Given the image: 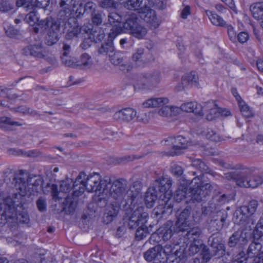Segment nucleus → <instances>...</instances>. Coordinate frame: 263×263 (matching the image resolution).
<instances>
[{
  "label": "nucleus",
  "mask_w": 263,
  "mask_h": 263,
  "mask_svg": "<svg viewBox=\"0 0 263 263\" xmlns=\"http://www.w3.org/2000/svg\"><path fill=\"white\" fill-rule=\"evenodd\" d=\"M162 76L159 71L144 73L141 80L138 81L136 87L140 89H151L160 83Z\"/></svg>",
  "instance_id": "1a4fd4ad"
},
{
  "label": "nucleus",
  "mask_w": 263,
  "mask_h": 263,
  "mask_svg": "<svg viewBox=\"0 0 263 263\" xmlns=\"http://www.w3.org/2000/svg\"><path fill=\"white\" fill-rule=\"evenodd\" d=\"M233 220L236 224L244 227L246 230H252L255 227V220L249 213L246 212V209L240 206L238 208L233 214Z\"/></svg>",
  "instance_id": "9d476101"
},
{
  "label": "nucleus",
  "mask_w": 263,
  "mask_h": 263,
  "mask_svg": "<svg viewBox=\"0 0 263 263\" xmlns=\"http://www.w3.org/2000/svg\"><path fill=\"white\" fill-rule=\"evenodd\" d=\"M43 183V182L38 183H37V181H35L32 187L29 186V189H27L28 195L30 196L37 195L40 191L41 190Z\"/></svg>",
  "instance_id": "6e6d98bb"
},
{
  "label": "nucleus",
  "mask_w": 263,
  "mask_h": 263,
  "mask_svg": "<svg viewBox=\"0 0 263 263\" xmlns=\"http://www.w3.org/2000/svg\"><path fill=\"white\" fill-rule=\"evenodd\" d=\"M96 5L95 3L92 2H88L86 3L84 5V11L88 13H91L95 12V9Z\"/></svg>",
  "instance_id": "69168bd1"
},
{
  "label": "nucleus",
  "mask_w": 263,
  "mask_h": 263,
  "mask_svg": "<svg viewBox=\"0 0 263 263\" xmlns=\"http://www.w3.org/2000/svg\"><path fill=\"white\" fill-rule=\"evenodd\" d=\"M191 219L190 210L185 209L180 213L174 224L175 232L182 233L181 236L184 237V243L188 241H200L198 238L201 234V230L198 227L191 228Z\"/></svg>",
  "instance_id": "7ed1b4c3"
},
{
  "label": "nucleus",
  "mask_w": 263,
  "mask_h": 263,
  "mask_svg": "<svg viewBox=\"0 0 263 263\" xmlns=\"http://www.w3.org/2000/svg\"><path fill=\"white\" fill-rule=\"evenodd\" d=\"M238 104H239L240 111L243 116L247 118H250L253 116L252 110L243 100L239 102Z\"/></svg>",
  "instance_id": "603ef678"
},
{
  "label": "nucleus",
  "mask_w": 263,
  "mask_h": 263,
  "mask_svg": "<svg viewBox=\"0 0 263 263\" xmlns=\"http://www.w3.org/2000/svg\"><path fill=\"white\" fill-rule=\"evenodd\" d=\"M248 242L247 233L244 231H237L232 234L229 237L227 244L230 248H234L236 246L243 247Z\"/></svg>",
  "instance_id": "a211bd4d"
},
{
  "label": "nucleus",
  "mask_w": 263,
  "mask_h": 263,
  "mask_svg": "<svg viewBox=\"0 0 263 263\" xmlns=\"http://www.w3.org/2000/svg\"><path fill=\"white\" fill-rule=\"evenodd\" d=\"M61 26L64 27L67 33L66 38L71 39L73 37H77L81 33L80 27L77 24L76 19L73 17H65L60 21Z\"/></svg>",
  "instance_id": "2eb2a0df"
},
{
  "label": "nucleus",
  "mask_w": 263,
  "mask_h": 263,
  "mask_svg": "<svg viewBox=\"0 0 263 263\" xmlns=\"http://www.w3.org/2000/svg\"><path fill=\"white\" fill-rule=\"evenodd\" d=\"M205 12L209 18L213 25L220 27L226 26V21H224L221 16L211 11L207 10Z\"/></svg>",
  "instance_id": "e433bc0d"
},
{
  "label": "nucleus",
  "mask_w": 263,
  "mask_h": 263,
  "mask_svg": "<svg viewBox=\"0 0 263 263\" xmlns=\"http://www.w3.org/2000/svg\"><path fill=\"white\" fill-rule=\"evenodd\" d=\"M203 245L201 241L192 242L187 250V255L191 256L197 253L202 249Z\"/></svg>",
  "instance_id": "c03bdc74"
},
{
  "label": "nucleus",
  "mask_w": 263,
  "mask_h": 263,
  "mask_svg": "<svg viewBox=\"0 0 263 263\" xmlns=\"http://www.w3.org/2000/svg\"><path fill=\"white\" fill-rule=\"evenodd\" d=\"M256 235H253L254 237ZM256 239H254L252 242L249 245L246 251V255L248 258H252L258 254L262 248V245L259 241V237Z\"/></svg>",
  "instance_id": "c85d7f7f"
},
{
  "label": "nucleus",
  "mask_w": 263,
  "mask_h": 263,
  "mask_svg": "<svg viewBox=\"0 0 263 263\" xmlns=\"http://www.w3.org/2000/svg\"><path fill=\"white\" fill-rule=\"evenodd\" d=\"M105 14L101 11L92 13L91 20L93 24L98 26L102 24Z\"/></svg>",
  "instance_id": "864d4df0"
},
{
  "label": "nucleus",
  "mask_w": 263,
  "mask_h": 263,
  "mask_svg": "<svg viewBox=\"0 0 263 263\" xmlns=\"http://www.w3.org/2000/svg\"><path fill=\"white\" fill-rule=\"evenodd\" d=\"M61 24L53 25L51 28L48 30L45 37V43L48 46H52L59 40V32Z\"/></svg>",
  "instance_id": "5701e85b"
},
{
  "label": "nucleus",
  "mask_w": 263,
  "mask_h": 263,
  "mask_svg": "<svg viewBox=\"0 0 263 263\" xmlns=\"http://www.w3.org/2000/svg\"><path fill=\"white\" fill-rule=\"evenodd\" d=\"M203 109L206 112V118L209 121L214 120L220 114L216 104L213 101L207 102Z\"/></svg>",
  "instance_id": "cd10ccee"
},
{
  "label": "nucleus",
  "mask_w": 263,
  "mask_h": 263,
  "mask_svg": "<svg viewBox=\"0 0 263 263\" xmlns=\"http://www.w3.org/2000/svg\"><path fill=\"white\" fill-rule=\"evenodd\" d=\"M225 178L234 180L240 187L255 188L261 185L263 178L257 175L252 174L247 168L235 170L224 174Z\"/></svg>",
  "instance_id": "39448f33"
},
{
  "label": "nucleus",
  "mask_w": 263,
  "mask_h": 263,
  "mask_svg": "<svg viewBox=\"0 0 263 263\" xmlns=\"http://www.w3.org/2000/svg\"><path fill=\"white\" fill-rule=\"evenodd\" d=\"M201 181L199 178H194L191 181L189 189L184 186H180L176 191L174 199L179 202L185 198H190V200L199 202L202 201L200 189Z\"/></svg>",
  "instance_id": "6e6552de"
},
{
  "label": "nucleus",
  "mask_w": 263,
  "mask_h": 263,
  "mask_svg": "<svg viewBox=\"0 0 263 263\" xmlns=\"http://www.w3.org/2000/svg\"><path fill=\"white\" fill-rule=\"evenodd\" d=\"M60 23V20L53 18L51 17H47L46 18L42 20H39L37 23V26L42 29H50L54 25H57Z\"/></svg>",
  "instance_id": "58836bf2"
},
{
  "label": "nucleus",
  "mask_w": 263,
  "mask_h": 263,
  "mask_svg": "<svg viewBox=\"0 0 263 263\" xmlns=\"http://www.w3.org/2000/svg\"><path fill=\"white\" fill-rule=\"evenodd\" d=\"M79 183L76 182V179L73 181L72 179L66 178L60 182V190L61 192L66 193L73 190L72 197H66L63 203V211L67 213H73L76 208L77 200L75 197H79L80 194H76L75 192L79 190Z\"/></svg>",
  "instance_id": "0eeeda50"
},
{
  "label": "nucleus",
  "mask_w": 263,
  "mask_h": 263,
  "mask_svg": "<svg viewBox=\"0 0 263 263\" xmlns=\"http://www.w3.org/2000/svg\"><path fill=\"white\" fill-rule=\"evenodd\" d=\"M201 255L203 260L205 262L209 261L212 256H215L214 255V252L213 251V253L211 254L210 252L208 247L204 245L202 246V248L201 249Z\"/></svg>",
  "instance_id": "13d9d810"
},
{
  "label": "nucleus",
  "mask_w": 263,
  "mask_h": 263,
  "mask_svg": "<svg viewBox=\"0 0 263 263\" xmlns=\"http://www.w3.org/2000/svg\"><path fill=\"white\" fill-rule=\"evenodd\" d=\"M192 165L196 168L200 172V174L198 175L196 177H201L204 173L209 174L213 176H215V173L210 169L206 164L201 161V159H196L192 161Z\"/></svg>",
  "instance_id": "c756f323"
},
{
  "label": "nucleus",
  "mask_w": 263,
  "mask_h": 263,
  "mask_svg": "<svg viewBox=\"0 0 263 263\" xmlns=\"http://www.w3.org/2000/svg\"><path fill=\"white\" fill-rule=\"evenodd\" d=\"M248 258L245 252L243 251H241L236 255L233 256L230 263H247Z\"/></svg>",
  "instance_id": "3c124183"
},
{
  "label": "nucleus",
  "mask_w": 263,
  "mask_h": 263,
  "mask_svg": "<svg viewBox=\"0 0 263 263\" xmlns=\"http://www.w3.org/2000/svg\"><path fill=\"white\" fill-rule=\"evenodd\" d=\"M144 57V49L143 48H138L133 55V59L135 62H145L143 59Z\"/></svg>",
  "instance_id": "5fc2aeb1"
},
{
  "label": "nucleus",
  "mask_w": 263,
  "mask_h": 263,
  "mask_svg": "<svg viewBox=\"0 0 263 263\" xmlns=\"http://www.w3.org/2000/svg\"><path fill=\"white\" fill-rule=\"evenodd\" d=\"M232 199L233 197L231 194H223L218 196L217 200L219 204L222 205L228 203L230 201L232 200Z\"/></svg>",
  "instance_id": "e2e57ef3"
},
{
  "label": "nucleus",
  "mask_w": 263,
  "mask_h": 263,
  "mask_svg": "<svg viewBox=\"0 0 263 263\" xmlns=\"http://www.w3.org/2000/svg\"><path fill=\"white\" fill-rule=\"evenodd\" d=\"M181 110L188 112H193L196 115L202 116L203 106L196 102H190L181 105Z\"/></svg>",
  "instance_id": "393cba45"
},
{
  "label": "nucleus",
  "mask_w": 263,
  "mask_h": 263,
  "mask_svg": "<svg viewBox=\"0 0 263 263\" xmlns=\"http://www.w3.org/2000/svg\"><path fill=\"white\" fill-rule=\"evenodd\" d=\"M105 36V33L104 31L100 28H98V30H94L89 36V39L91 41H93L96 43L101 41Z\"/></svg>",
  "instance_id": "8fccbe9b"
},
{
  "label": "nucleus",
  "mask_w": 263,
  "mask_h": 263,
  "mask_svg": "<svg viewBox=\"0 0 263 263\" xmlns=\"http://www.w3.org/2000/svg\"><path fill=\"white\" fill-rule=\"evenodd\" d=\"M181 259L175 254H171L166 257L165 262L179 263Z\"/></svg>",
  "instance_id": "774afa93"
},
{
  "label": "nucleus",
  "mask_w": 263,
  "mask_h": 263,
  "mask_svg": "<svg viewBox=\"0 0 263 263\" xmlns=\"http://www.w3.org/2000/svg\"><path fill=\"white\" fill-rule=\"evenodd\" d=\"M121 21L122 17L118 13L114 12L109 13L108 14V22L112 27L110 32L116 28L121 27Z\"/></svg>",
  "instance_id": "f704fd0d"
},
{
  "label": "nucleus",
  "mask_w": 263,
  "mask_h": 263,
  "mask_svg": "<svg viewBox=\"0 0 263 263\" xmlns=\"http://www.w3.org/2000/svg\"><path fill=\"white\" fill-rule=\"evenodd\" d=\"M150 4L149 0H126L124 3V7L128 10H137L139 12L142 8Z\"/></svg>",
  "instance_id": "a878e982"
},
{
  "label": "nucleus",
  "mask_w": 263,
  "mask_h": 263,
  "mask_svg": "<svg viewBox=\"0 0 263 263\" xmlns=\"http://www.w3.org/2000/svg\"><path fill=\"white\" fill-rule=\"evenodd\" d=\"M100 7L108 10H112L118 8L119 3L115 0H101L98 3Z\"/></svg>",
  "instance_id": "a19ab883"
},
{
  "label": "nucleus",
  "mask_w": 263,
  "mask_h": 263,
  "mask_svg": "<svg viewBox=\"0 0 263 263\" xmlns=\"http://www.w3.org/2000/svg\"><path fill=\"white\" fill-rule=\"evenodd\" d=\"M29 13L26 15L24 21L31 26L37 24L39 21V17L37 16V12L35 8L33 6V9L29 10Z\"/></svg>",
  "instance_id": "79ce46f5"
},
{
  "label": "nucleus",
  "mask_w": 263,
  "mask_h": 263,
  "mask_svg": "<svg viewBox=\"0 0 263 263\" xmlns=\"http://www.w3.org/2000/svg\"><path fill=\"white\" fill-rule=\"evenodd\" d=\"M172 174L176 177L180 176L183 173V169L181 166L177 164H173L171 167Z\"/></svg>",
  "instance_id": "052dcab7"
},
{
  "label": "nucleus",
  "mask_w": 263,
  "mask_h": 263,
  "mask_svg": "<svg viewBox=\"0 0 263 263\" xmlns=\"http://www.w3.org/2000/svg\"><path fill=\"white\" fill-rule=\"evenodd\" d=\"M62 63L66 66L78 67V60L70 56H61Z\"/></svg>",
  "instance_id": "49530a36"
},
{
  "label": "nucleus",
  "mask_w": 263,
  "mask_h": 263,
  "mask_svg": "<svg viewBox=\"0 0 263 263\" xmlns=\"http://www.w3.org/2000/svg\"><path fill=\"white\" fill-rule=\"evenodd\" d=\"M192 165L196 168L200 172V174L198 175L196 177H201L204 173L209 174L213 176H215V173L210 169L206 164L201 161V159H196L192 161Z\"/></svg>",
  "instance_id": "7c9ffc66"
},
{
  "label": "nucleus",
  "mask_w": 263,
  "mask_h": 263,
  "mask_svg": "<svg viewBox=\"0 0 263 263\" xmlns=\"http://www.w3.org/2000/svg\"><path fill=\"white\" fill-rule=\"evenodd\" d=\"M172 180L170 177L162 176L154 181L153 188L163 194L164 197L170 199L172 195Z\"/></svg>",
  "instance_id": "f8f14e48"
},
{
  "label": "nucleus",
  "mask_w": 263,
  "mask_h": 263,
  "mask_svg": "<svg viewBox=\"0 0 263 263\" xmlns=\"http://www.w3.org/2000/svg\"><path fill=\"white\" fill-rule=\"evenodd\" d=\"M113 117L116 120L129 123L135 120L137 111L133 108L126 107L116 112Z\"/></svg>",
  "instance_id": "6ab92c4d"
},
{
  "label": "nucleus",
  "mask_w": 263,
  "mask_h": 263,
  "mask_svg": "<svg viewBox=\"0 0 263 263\" xmlns=\"http://www.w3.org/2000/svg\"><path fill=\"white\" fill-rule=\"evenodd\" d=\"M119 212V207L114 205L108 206L106 209V218L108 221H111L114 217H115Z\"/></svg>",
  "instance_id": "a18cd8bd"
},
{
  "label": "nucleus",
  "mask_w": 263,
  "mask_h": 263,
  "mask_svg": "<svg viewBox=\"0 0 263 263\" xmlns=\"http://www.w3.org/2000/svg\"><path fill=\"white\" fill-rule=\"evenodd\" d=\"M148 234L147 228L144 225H141L137 230L135 233V239L140 241L146 237Z\"/></svg>",
  "instance_id": "09e8293b"
},
{
  "label": "nucleus",
  "mask_w": 263,
  "mask_h": 263,
  "mask_svg": "<svg viewBox=\"0 0 263 263\" xmlns=\"http://www.w3.org/2000/svg\"><path fill=\"white\" fill-rule=\"evenodd\" d=\"M166 141L172 144V151L170 154L172 156L181 154L182 150L186 149L192 144L191 141L180 135L168 137Z\"/></svg>",
  "instance_id": "9b49d317"
},
{
  "label": "nucleus",
  "mask_w": 263,
  "mask_h": 263,
  "mask_svg": "<svg viewBox=\"0 0 263 263\" xmlns=\"http://www.w3.org/2000/svg\"><path fill=\"white\" fill-rule=\"evenodd\" d=\"M204 134L207 139L211 141L217 142L220 140L218 135L212 129H207L204 132Z\"/></svg>",
  "instance_id": "4d7b16f0"
},
{
  "label": "nucleus",
  "mask_w": 263,
  "mask_h": 263,
  "mask_svg": "<svg viewBox=\"0 0 263 263\" xmlns=\"http://www.w3.org/2000/svg\"><path fill=\"white\" fill-rule=\"evenodd\" d=\"M22 53L26 56H30L37 58H45L46 50L43 43L37 42L26 46L22 50Z\"/></svg>",
  "instance_id": "ddd939ff"
},
{
  "label": "nucleus",
  "mask_w": 263,
  "mask_h": 263,
  "mask_svg": "<svg viewBox=\"0 0 263 263\" xmlns=\"http://www.w3.org/2000/svg\"><path fill=\"white\" fill-rule=\"evenodd\" d=\"M169 199H167L164 204H160L154 209L153 214L155 217L161 218L165 214L170 215L172 213L173 205L171 203H169Z\"/></svg>",
  "instance_id": "b1692460"
},
{
  "label": "nucleus",
  "mask_w": 263,
  "mask_h": 263,
  "mask_svg": "<svg viewBox=\"0 0 263 263\" xmlns=\"http://www.w3.org/2000/svg\"><path fill=\"white\" fill-rule=\"evenodd\" d=\"M258 205V203L257 200H252L248 203V205H243L241 207L243 209H246V212L249 213L252 217L253 214L256 211Z\"/></svg>",
  "instance_id": "de8ad7c7"
},
{
  "label": "nucleus",
  "mask_w": 263,
  "mask_h": 263,
  "mask_svg": "<svg viewBox=\"0 0 263 263\" xmlns=\"http://www.w3.org/2000/svg\"><path fill=\"white\" fill-rule=\"evenodd\" d=\"M171 106H165L162 107L158 111V114L162 117H170L171 114Z\"/></svg>",
  "instance_id": "338daca9"
},
{
  "label": "nucleus",
  "mask_w": 263,
  "mask_h": 263,
  "mask_svg": "<svg viewBox=\"0 0 263 263\" xmlns=\"http://www.w3.org/2000/svg\"><path fill=\"white\" fill-rule=\"evenodd\" d=\"M157 191L153 188H149L145 195V202L147 208H151L157 199Z\"/></svg>",
  "instance_id": "c9c22d12"
},
{
  "label": "nucleus",
  "mask_w": 263,
  "mask_h": 263,
  "mask_svg": "<svg viewBox=\"0 0 263 263\" xmlns=\"http://www.w3.org/2000/svg\"><path fill=\"white\" fill-rule=\"evenodd\" d=\"M117 36L113 30L109 32L107 41L99 48L98 53L102 55H108V56L113 53L115 51L113 41Z\"/></svg>",
  "instance_id": "412c9836"
},
{
  "label": "nucleus",
  "mask_w": 263,
  "mask_h": 263,
  "mask_svg": "<svg viewBox=\"0 0 263 263\" xmlns=\"http://www.w3.org/2000/svg\"><path fill=\"white\" fill-rule=\"evenodd\" d=\"M147 29L144 27L138 24L130 33L138 39H143L147 34Z\"/></svg>",
  "instance_id": "37998d69"
},
{
  "label": "nucleus",
  "mask_w": 263,
  "mask_h": 263,
  "mask_svg": "<svg viewBox=\"0 0 263 263\" xmlns=\"http://www.w3.org/2000/svg\"><path fill=\"white\" fill-rule=\"evenodd\" d=\"M92 59L89 54L86 53H83L80 59L78 61V67L81 69L89 68L92 65Z\"/></svg>",
  "instance_id": "4c0bfd02"
},
{
  "label": "nucleus",
  "mask_w": 263,
  "mask_h": 263,
  "mask_svg": "<svg viewBox=\"0 0 263 263\" xmlns=\"http://www.w3.org/2000/svg\"><path fill=\"white\" fill-rule=\"evenodd\" d=\"M109 57L111 63L115 65H119L121 70L128 71L129 70L130 65L126 59L123 58L120 52L115 51Z\"/></svg>",
  "instance_id": "4be33fe9"
},
{
  "label": "nucleus",
  "mask_w": 263,
  "mask_h": 263,
  "mask_svg": "<svg viewBox=\"0 0 263 263\" xmlns=\"http://www.w3.org/2000/svg\"><path fill=\"white\" fill-rule=\"evenodd\" d=\"M138 17L135 14H132L129 16L126 21L123 23L121 27L116 28L112 30L117 35L122 33H130L135 27L139 24Z\"/></svg>",
  "instance_id": "aec40b11"
},
{
  "label": "nucleus",
  "mask_w": 263,
  "mask_h": 263,
  "mask_svg": "<svg viewBox=\"0 0 263 263\" xmlns=\"http://www.w3.org/2000/svg\"><path fill=\"white\" fill-rule=\"evenodd\" d=\"M250 11L254 18L257 20L263 19V3L251 6Z\"/></svg>",
  "instance_id": "ea45409f"
},
{
  "label": "nucleus",
  "mask_w": 263,
  "mask_h": 263,
  "mask_svg": "<svg viewBox=\"0 0 263 263\" xmlns=\"http://www.w3.org/2000/svg\"><path fill=\"white\" fill-rule=\"evenodd\" d=\"M16 5L17 7H23L26 11L33 9V5L27 0H17Z\"/></svg>",
  "instance_id": "680f3d73"
},
{
  "label": "nucleus",
  "mask_w": 263,
  "mask_h": 263,
  "mask_svg": "<svg viewBox=\"0 0 263 263\" xmlns=\"http://www.w3.org/2000/svg\"><path fill=\"white\" fill-rule=\"evenodd\" d=\"M60 11L59 13V19L60 21L65 17H70V11L73 9L69 6L64 0H60L59 2Z\"/></svg>",
  "instance_id": "473e14b6"
},
{
  "label": "nucleus",
  "mask_w": 263,
  "mask_h": 263,
  "mask_svg": "<svg viewBox=\"0 0 263 263\" xmlns=\"http://www.w3.org/2000/svg\"><path fill=\"white\" fill-rule=\"evenodd\" d=\"M159 233L163 240L166 241L171 238L173 232L176 233L174 231V226L172 221H167L163 227L158 230ZM177 233H178L177 232Z\"/></svg>",
  "instance_id": "bb28decb"
},
{
  "label": "nucleus",
  "mask_w": 263,
  "mask_h": 263,
  "mask_svg": "<svg viewBox=\"0 0 263 263\" xmlns=\"http://www.w3.org/2000/svg\"><path fill=\"white\" fill-rule=\"evenodd\" d=\"M104 178L101 179L99 174L95 173L87 176L85 172H81L76 178V182L79 183V190L76 191V194L81 195L86 190L88 192L101 191V197L104 195Z\"/></svg>",
  "instance_id": "20e7f679"
},
{
  "label": "nucleus",
  "mask_w": 263,
  "mask_h": 263,
  "mask_svg": "<svg viewBox=\"0 0 263 263\" xmlns=\"http://www.w3.org/2000/svg\"><path fill=\"white\" fill-rule=\"evenodd\" d=\"M104 195H99V200L106 201L109 197H112L118 202L125 201V205H132L138 198L141 191L140 185L138 182H135L127 190V181L124 179H117L114 181L109 177L104 178Z\"/></svg>",
  "instance_id": "f03ea898"
},
{
  "label": "nucleus",
  "mask_w": 263,
  "mask_h": 263,
  "mask_svg": "<svg viewBox=\"0 0 263 263\" xmlns=\"http://www.w3.org/2000/svg\"><path fill=\"white\" fill-rule=\"evenodd\" d=\"M151 3L148 6H146L140 10L139 14L141 19L147 23L151 27L157 28L159 25V22L157 19L155 11L150 8Z\"/></svg>",
  "instance_id": "f3484780"
},
{
  "label": "nucleus",
  "mask_w": 263,
  "mask_h": 263,
  "mask_svg": "<svg viewBox=\"0 0 263 263\" xmlns=\"http://www.w3.org/2000/svg\"><path fill=\"white\" fill-rule=\"evenodd\" d=\"M144 258L147 261H154L153 263H165V255L162 253V247L156 245L144 253Z\"/></svg>",
  "instance_id": "dca6fc26"
},
{
  "label": "nucleus",
  "mask_w": 263,
  "mask_h": 263,
  "mask_svg": "<svg viewBox=\"0 0 263 263\" xmlns=\"http://www.w3.org/2000/svg\"><path fill=\"white\" fill-rule=\"evenodd\" d=\"M14 184L18 193H14L12 196L6 198L2 197L0 194V224H4L9 219L15 218L17 215L16 208L23 205V197L28 195L27 189L32 187L35 181L37 183L43 182L42 177L33 174L24 177L21 175L12 176Z\"/></svg>",
  "instance_id": "f257e3e1"
},
{
  "label": "nucleus",
  "mask_w": 263,
  "mask_h": 263,
  "mask_svg": "<svg viewBox=\"0 0 263 263\" xmlns=\"http://www.w3.org/2000/svg\"><path fill=\"white\" fill-rule=\"evenodd\" d=\"M168 99L166 97L152 98L143 102L145 107H159L168 103Z\"/></svg>",
  "instance_id": "2f4dec72"
},
{
  "label": "nucleus",
  "mask_w": 263,
  "mask_h": 263,
  "mask_svg": "<svg viewBox=\"0 0 263 263\" xmlns=\"http://www.w3.org/2000/svg\"><path fill=\"white\" fill-rule=\"evenodd\" d=\"M36 205L38 210L41 212H44L47 210V202L43 197H40L36 201Z\"/></svg>",
  "instance_id": "bf43d9fd"
},
{
  "label": "nucleus",
  "mask_w": 263,
  "mask_h": 263,
  "mask_svg": "<svg viewBox=\"0 0 263 263\" xmlns=\"http://www.w3.org/2000/svg\"><path fill=\"white\" fill-rule=\"evenodd\" d=\"M137 200L132 205H128L132 213L126 214L123 218L124 224L129 229H135L140 225H144L148 218L147 209L143 205H136Z\"/></svg>",
  "instance_id": "423d86ee"
},
{
  "label": "nucleus",
  "mask_w": 263,
  "mask_h": 263,
  "mask_svg": "<svg viewBox=\"0 0 263 263\" xmlns=\"http://www.w3.org/2000/svg\"><path fill=\"white\" fill-rule=\"evenodd\" d=\"M198 76L195 71L186 73L182 78V84L185 86L187 85L196 86L198 84Z\"/></svg>",
  "instance_id": "72a5a7b5"
},
{
  "label": "nucleus",
  "mask_w": 263,
  "mask_h": 263,
  "mask_svg": "<svg viewBox=\"0 0 263 263\" xmlns=\"http://www.w3.org/2000/svg\"><path fill=\"white\" fill-rule=\"evenodd\" d=\"M174 254L181 259H182L187 256V251L184 246L180 247L179 249H176Z\"/></svg>",
  "instance_id": "0e129e2a"
},
{
  "label": "nucleus",
  "mask_w": 263,
  "mask_h": 263,
  "mask_svg": "<svg viewBox=\"0 0 263 263\" xmlns=\"http://www.w3.org/2000/svg\"><path fill=\"white\" fill-rule=\"evenodd\" d=\"M208 244L213 248L214 255L217 258H220L225 254L226 248L222 242L221 235L218 232L213 233L210 236Z\"/></svg>",
  "instance_id": "4468645a"
}]
</instances>
